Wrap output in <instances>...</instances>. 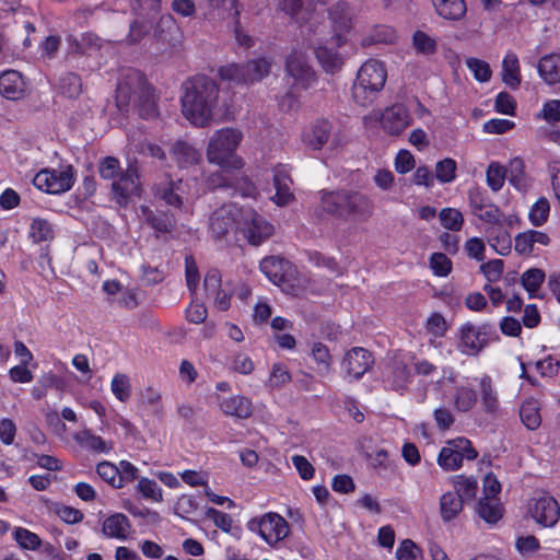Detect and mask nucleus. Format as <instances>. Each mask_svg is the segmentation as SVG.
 <instances>
[{
	"label": "nucleus",
	"mask_w": 560,
	"mask_h": 560,
	"mask_svg": "<svg viewBox=\"0 0 560 560\" xmlns=\"http://www.w3.org/2000/svg\"><path fill=\"white\" fill-rule=\"evenodd\" d=\"M27 82L18 70L9 69L0 73V94L10 101L25 97Z\"/></svg>",
	"instance_id": "nucleus-21"
},
{
	"label": "nucleus",
	"mask_w": 560,
	"mask_h": 560,
	"mask_svg": "<svg viewBox=\"0 0 560 560\" xmlns=\"http://www.w3.org/2000/svg\"><path fill=\"white\" fill-rule=\"evenodd\" d=\"M96 474L102 480L110 485L115 489H121V477L119 475V468L107 460L101 462L96 465Z\"/></svg>",
	"instance_id": "nucleus-47"
},
{
	"label": "nucleus",
	"mask_w": 560,
	"mask_h": 560,
	"mask_svg": "<svg viewBox=\"0 0 560 560\" xmlns=\"http://www.w3.org/2000/svg\"><path fill=\"white\" fill-rule=\"evenodd\" d=\"M328 20L332 35L337 45H345L347 42L346 35L353 26V10L350 4L343 0L337 1L327 10Z\"/></svg>",
	"instance_id": "nucleus-12"
},
{
	"label": "nucleus",
	"mask_w": 560,
	"mask_h": 560,
	"mask_svg": "<svg viewBox=\"0 0 560 560\" xmlns=\"http://www.w3.org/2000/svg\"><path fill=\"white\" fill-rule=\"evenodd\" d=\"M546 280V273L540 268H529L521 276V284L530 299L537 298L538 290Z\"/></svg>",
	"instance_id": "nucleus-38"
},
{
	"label": "nucleus",
	"mask_w": 560,
	"mask_h": 560,
	"mask_svg": "<svg viewBox=\"0 0 560 560\" xmlns=\"http://www.w3.org/2000/svg\"><path fill=\"white\" fill-rule=\"evenodd\" d=\"M469 207L474 215L481 221L490 224H499L501 222L502 212L494 205L487 191L480 188H472L468 191Z\"/></svg>",
	"instance_id": "nucleus-13"
},
{
	"label": "nucleus",
	"mask_w": 560,
	"mask_h": 560,
	"mask_svg": "<svg viewBox=\"0 0 560 560\" xmlns=\"http://www.w3.org/2000/svg\"><path fill=\"white\" fill-rule=\"evenodd\" d=\"M467 68L472 72L478 82H488L492 77L489 63L485 60L471 57L466 60Z\"/></svg>",
	"instance_id": "nucleus-63"
},
{
	"label": "nucleus",
	"mask_w": 560,
	"mask_h": 560,
	"mask_svg": "<svg viewBox=\"0 0 560 560\" xmlns=\"http://www.w3.org/2000/svg\"><path fill=\"white\" fill-rule=\"evenodd\" d=\"M464 500L460 494L448 491L442 494L440 499V513L443 522L455 520L463 511Z\"/></svg>",
	"instance_id": "nucleus-34"
},
{
	"label": "nucleus",
	"mask_w": 560,
	"mask_h": 560,
	"mask_svg": "<svg viewBox=\"0 0 560 560\" xmlns=\"http://www.w3.org/2000/svg\"><path fill=\"white\" fill-rule=\"evenodd\" d=\"M537 71L546 84L555 85L560 83V52L542 56L538 60Z\"/></svg>",
	"instance_id": "nucleus-29"
},
{
	"label": "nucleus",
	"mask_w": 560,
	"mask_h": 560,
	"mask_svg": "<svg viewBox=\"0 0 560 560\" xmlns=\"http://www.w3.org/2000/svg\"><path fill=\"white\" fill-rule=\"evenodd\" d=\"M131 529V522L124 513L108 515L102 523V533L106 538L126 540Z\"/></svg>",
	"instance_id": "nucleus-27"
},
{
	"label": "nucleus",
	"mask_w": 560,
	"mask_h": 560,
	"mask_svg": "<svg viewBox=\"0 0 560 560\" xmlns=\"http://www.w3.org/2000/svg\"><path fill=\"white\" fill-rule=\"evenodd\" d=\"M246 528L258 535L270 547L277 546L290 534L288 521L277 512H266L252 517L246 523Z\"/></svg>",
	"instance_id": "nucleus-8"
},
{
	"label": "nucleus",
	"mask_w": 560,
	"mask_h": 560,
	"mask_svg": "<svg viewBox=\"0 0 560 560\" xmlns=\"http://www.w3.org/2000/svg\"><path fill=\"white\" fill-rule=\"evenodd\" d=\"M332 125L327 118H317L303 131V142L313 150H320L328 141Z\"/></svg>",
	"instance_id": "nucleus-24"
},
{
	"label": "nucleus",
	"mask_w": 560,
	"mask_h": 560,
	"mask_svg": "<svg viewBox=\"0 0 560 560\" xmlns=\"http://www.w3.org/2000/svg\"><path fill=\"white\" fill-rule=\"evenodd\" d=\"M110 390L119 401H128L131 397V384L128 375L116 373L110 382Z\"/></svg>",
	"instance_id": "nucleus-50"
},
{
	"label": "nucleus",
	"mask_w": 560,
	"mask_h": 560,
	"mask_svg": "<svg viewBox=\"0 0 560 560\" xmlns=\"http://www.w3.org/2000/svg\"><path fill=\"white\" fill-rule=\"evenodd\" d=\"M236 226V209L223 206L212 212L209 229L214 238L225 237Z\"/></svg>",
	"instance_id": "nucleus-22"
},
{
	"label": "nucleus",
	"mask_w": 560,
	"mask_h": 560,
	"mask_svg": "<svg viewBox=\"0 0 560 560\" xmlns=\"http://www.w3.org/2000/svg\"><path fill=\"white\" fill-rule=\"evenodd\" d=\"M503 506L500 502L490 499H480L477 513L486 523L493 525L503 517Z\"/></svg>",
	"instance_id": "nucleus-37"
},
{
	"label": "nucleus",
	"mask_w": 560,
	"mask_h": 560,
	"mask_svg": "<svg viewBox=\"0 0 560 560\" xmlns=\"http://www.w3.org/2000/svg\"><path fill=\"white\" fill-rule=\"evenodd\" d=\"M12 538L23 550L35 551L38 550L42 546L40 537L36 533L25 527H14L12 532Z\"/></svg>",
	"instance_id": "nucleus-44"
},
{
	"label": "nucleus",
	"mask_w": 560,
	"mask_h": 560,
	"mask_svg": "<svg viewBox=\"0 0 560 560\" xmlns=\"http://www.w3.org/2000/svg\"><path fill=\"white\" fill-rule=\"evenodd\" d=\"M494 225L495 226L490 228L487 232L488 243L497 254L501 256H508L512 248L511 235L501 225V222Z\"/></svg>",
	"instance_id": "nucleus-33"
},
{
	"label": "nucleus",
	"mask_w": 560,
	"mask_h": 560,
	"mask_svg": "<svg viewBox=\"0 0 560 560\" xmlns=\"http://www.w3.org/2000/svg\"><path fill=\"white\" fill-rule=\"evenodd\" d=\"M502 80L512 89L521 85L522 77L518 58L514 52L505 55L502 61Z\"/></svg>",
	"instance_id": "nucleus-35"
},
{
	"label": "nucleus",
	"mask_w": 560,
	"mask_h": 560,
	"mask_svg": "<svg viewBox=\"0 0 560 560\" xmlns=\"http://www.w3.org/2000/svg\"><path fill=\"white\" fill-rule=\"evenodd\" d=\"M219 407L225 416L236 419H247L253 413L252 400L243 395L223 397L219 401Z\"/></svg>",
	"instance_id": "nucleus-26"
},
{
	"label": "nucleus",
	"mask_w": 560,
	"mask_h": 560,
	"mask_svg": "<svg viewBox=\"0 0 560 560\" xmlns=\"http://www.w3.org/2000/svg\"><path fill=\"white\" fill-rule=\"evenodd\" d=\"M154 195L170 207L175 209H182L183 207V198L176 192L175 183L172 180L165 185L159 186Z\"/></svg>",
	"instance_id": "nucleus-53"
},
{
	"label": "nucleus",
	"mask_w": 560,
	"mask_h": 560,
	"mask_svg": "<svg viewBox=\"0 0 560 560\" xmlns=\"http://www.w3.org/2000/svg\"><path fill=\"white\" fill-rule=\"evenodd\" d=\"M508 178V170L499 162H491L486 171V182L493 192L502 189Z\"/></svg>",
	"instance_id": "nucleus-45"
},
{
	"label": "nucleus",
	"mask_w": 560,
	"mask_h": 560,
	"mask_svg": "<svg viewBox=\"0 0 560 560\" xmlns=\"http://www.w3.org/2000/svg\"><path fill=\"white\" fill-rule=\"evenodd\" d=\"M155 89L147 75L135 68L122 70L117 83L115 101L121 113H128L131 104L135 105L140 118L150 120L159 115Z\"/></svg>",
	"instance_id": "nucleus-1"
},
{
	"label": "nucleus",
	"mask_w": 560,
	"mask_h": 560,
	"mask_svg": "<svg viewBox=\"0 0 560 560\" xmlns=\"http://www.w3.org/2000/svg\"><path fill=\"white\" fill-rule=\"evenodd\" d=\"M396 37V32L393 27L378 25L362 40V44L363 46H370L372 44H393Z\"/></svg>",
	"instance_id": "nucleus-49"
},
{
	"label": "nucleus",
	"mask_w": 560,
	"mask_h": 560,
	"mask_svg": "<svg viewBox=\"0 0 560 560\" xmlns=\"http://www.w3.org/2000/svg\"><path fill=\"white\" fill-rule=\"evenodd\" d=\"M384 382L393 390H401L412 381V373L409 362L400 355L392 358L385 366Z\"/></svg>",
	"instance_id": "nucleus-17"
},
{
	"label": "nucleus",
	"mask_w": 560,
	"mask_h": 560,
	"mask_svg": "<svg viewBox=\"0 0 560 560\" xmlns=\"http://www.w3.org/2000/svg\"><path fill=\"white\" fill-rule=\"evenodd\" d=\"M124 170L115 156H105L98 162V174L105 180H114Z\"/></svg>",
	"instance_id": "nucleus-59"
},
{
	"label": "nucleus",
	"mask_w": 560,
	"mask_h": 560,
	"mask_svg": "<svg viewBox=\"0 0 560 560\" xmlns=\"http://www.w3.org/2000/svg\"><path fill=\"white\" fill-rule=\"evenodd\" d=\"M457 162L452 158H445L435 164V177L442 184L455 180Z\"/></svg>",
	"instance_id": "nucleus-55"
},
{
	"label": "nucleus",
	"mask_w": 560,
	"mask_h": 560,
	"mask_svg": "<svg viewBox=\"0 0 560 560\" xmlns=\"http://www.w3.org/2000/svg\"><path fill=\"white\" fill-rule=\"evenodd\" d=\"M435 13L447 21H460L467 13L465 0H431Z\"/></svg>",
	"instance_id": "nucleus-30"
},
{
	"label": "nucleus",
	"mask_w": 560,
	"mask_h": 560,
	"mask_svg": "<svg viewBox=\"0 0 560 560\" xmlns=\"http://www.w3.org/2000/svg\"><path fill=\"white\" fill-rule=\"evenodd\" d=\"M429 265L434 276L447 277L453 269L452 260L444 253H433L429 258Z\"/></svg>",
	"instance_id": "nucleus-60"
},
{
	"label": "nucleus",
	"mask_w": 560,
	"mask_h": 560,
	"mask_svg": "<svg viewBox=\"0 0 560 560\" xmlns=\"http://www.w3.org/2000/svg\"><path fill=\"white\" fill-rule=\"evenodd\" d=\"M240 170L225 168L210 175L209 184L214 189L231 190L232 195L256 198L258 189L253 180L238 173Z\"/></svg>",
	"instance_id": "nucleus-9"
},
{
	"label": "nucleus",
	"mask_w": 560,
	"mask_h": 560,
	"mask_svg": "<svg viewBox=\"0 0 560 560\" xmlns=\"http://www.w3.org/2000/svg\"><path fill=\"white\" fill-rule=\"evenodd\" d=\"M284 71L292 79V85L284 97L292 108L299 105L296 93L312 88L317 82V74L308 63L306 54L298 49H292L285 57Z\"/></svg>",
	"instance_id": "nucleus-6"
},
{
	"label": "nucleus",
	"mask_w": 560,
	"mask_h": 560,
	"mask_svg": "<svg viewBox=\"0 0 560 560\" xmlns=\"http://www.w3.org/2000/svg\"><path fill=\"white\" fill-rule=\"evenodd\" d=\"M342 46L337 45L334 36L329 40L314 46L315 58L324 72L335 74L342 69L345 62L339 52V48Z\"/></svg>",
	"instance_id": "nucleus-16"
},
{
	"label": "nucleus",
	"mask_w": 560,
	"mask_h": 560,
	"mask_svg": "<svg viewBox=\"0 0 560 560\" xmlns=\"http://www.w3.org/2000/svg\"><path fill=\"white\" fill-rule=\"evenodd\" d=\"M242 139L243 133L234 128H222L215 131L208 143V161L219 165L221 170H242L244 162L236 155V149Z\"/></svg>",
	"instance_id": "nucleus-4"
},
{
	"label": "nucleus",
	"mask_w": 560,
	"mask_h": 560,
	"mask_svg": "<svg viewBox=\"0 0 560 560\" xmlns=\"http://www.w3.org/2000/svg\"><path fill=\"white\" fill-rule=\"evenodd\" d=\"M243 65L246 84L261 81L271 71V62L265 57L248 60Z\"/></svg>",
	"instance_id": "nucleus-36"
},
{
	"label": "nucleus",
	"mask_w": 560,
	"mask_h": 560,
	"mask_svg": "<svg viewBox=\"0 0 560 560\" xmlns=\"http://www.w3.org/2000/svg\"><path fill=\"white\" fill-rule=\"evenodd\" d=\"M499 340V335L492 324L479 326L467 322L460 326L457 349L462 354L478 355L490 342Z\"/></svg>",
	"instance_id": "nucleus-7"
},
{
	"label": "nucleus",
	"mask_w": 560,
	"mask_h": 560,
	"mask_svg": "<svg viewBox=\"0 0 560 560\" xmlns=\"http://www.w3.org/2000/svg\"><path fill=\"white\" fill-rule=\"evenodd\" d=\"M137 493L147 501L161 503L163 501V490L154 481L148 477H140L136 486Z\"/></svg>",
	"instance_id": "nucleus-41"
},
{
	"label": "nucleus",
	"mask_w": 560,
	"mask_h": 560,
	"mask_svg": "<svg viewBox=\"0 0 560 560\" xmlns=\"http://www.w3.org/2000/svg\"><path fill=\"white\" fill-rule=\"evenodd\" d=\"M311 355L316 363V371L319 374H325L329 371L331 365V355L329 349L323 342H314L311 348Z\"/></svg>",
	"instance_id": "nucleus-48"
},
{
	"label": "nucleus",
	"mask_w": 560,
	"mask_h": 560,
	"mask_svg": "<svg viewBox=\"0 0 560 560\" xmlns=\"http://www.w3.org/2000/svg\"><path fill=\"white\" fill-rule=\"evenodd\" d=\"M477 401L476 390L468 386H460L456 389L454 406L458 411L467 412L474 408Z\"/></svg>",
	"instance_id": "nucleus-51"
},
{
	"label": "nucleus",
	"mask_w": 560,
	"mask_h": 560,
	"mask_svg": "<svg viewBox=\"0 0 560 560\" xmlns=\"http://www.w3.org/2000/svg\"><path fill=\"white\" fill-rule=\"evenodd\" d=\"M532 517L544 527H553L560 518L558 501L550 495L538 498L529 505Z\"/></svg>",
	"instance_id": "nucleus-19"
},
{
	"label": "nucleus",
	"mask_w": 560,
	"mask_h": 560,
	"mask_svg": "<svg viewBox=\"0 0 560 560\" xmlns=\"http://www.w3.org/2000/svg\"><path fill=\"white\" fill-rule=\"evenodd\" d=\"M180 97L182 112L196 127H205L212 119L213 108L219 97L215 81L205 74H196L184 83Z\"/></svg>",
	"instance_id": "nucleus-2"
},
{
	"label": "nucleus",
	"mask_w": 560,
	"mask_h": 560,
	"mask_svg": "<svg viewBox=\"0 0 560 560\" xmlns=\"http://www.w3.org/2000/svg\"><path fill=\"white\" fill-rule=\"evenodd\" d=\"M387 79V70L384 62L375 59L366 60L359 69L352 86V97L360 106L372 104Z\"/></svg>",
	"instance_id": "nucleus-5"
},
{
	"label": "nucleus",
	"mask_w": 560,
	"mask_h": 560,
	"mask_svg": "<svg viewBox=\"0 0 560 560\" xmlns=\"http://www.w3.org/2000/svg\"><path fill=\"white\" fill-rule=\"evenodd\" d=\"M171 154L180 168H187L198 164L201 158L199 151L185 141L175 142L172 147Z\"/></svg>",
	"instance_id": "nucleus-32"
},
{
	"label": "nucleus",
	"mask_w": 560,
	"mask_h": 560,
	"mask_svg": "<svg viewBox=\"0 0 560 560\" xmlns=\"http://www.w3.org/2000/svg\"><path fill=\"white\" fill-rule=\"evenodd\" d=\"M140 210L144 223L154 230L156 237L168 234L175 229L176 220L170 211L153 210L148 206H141Z\"/></svg>",
	"instance_id": "nucleus-23"
},
{
	"label": "nucleus",
	"mask_w": 560,
	"mask_h": 560,
	"mask_svg": "<svg viewBox=\"0 0 560 560\" xmlns=\"http://www.w3.org/2000/svg\"><path fill=\"white\" fill-rule=\"evenodd\" d=\"M218 75L222 81L231 82L234 84H246L243 63H229L221 66L218 69Z\"/></svg>",
	"instance_id": "nucleus-52"
},
{
	"label": "nucleus",
	"mask_w": 560,
	"mask_h": 560,
	"mask_svg": "<svg viewBox=\"0 0 560 560\" xmlns=\"http://www.w3.org/2000/svg\"><path fill=\"white\" fill-rule=\"evenodd\" d=\"M59 88L68 98H77L82 92L81 77L74 72H67L60 77Z\"/></svg>",
	"instance_id": "nucleus-46"
},
{
	"label": "nucleus",
	"mask_w": 560,
	"mask_h": 560,
	"mask_svg": "<svg viewBox=\"0 0 560 560\" xmlns=\"http://www.w3.org/2000/svg\"><path fill=\"white\" fill-rule=\"evenodd\" d=\"M520 418L528 430L538 429L541 424L538 402L533 399L524 401L520 408Z\"/></svg>",
	"instance_id": "nucleus-40"
},
{
	"label": "nucleus",
	"mask_w": 560,
	"mask_h": 560,
	"mask_svg": "<svg viewBox=\"0 0 560 560\" xmlns=\"http://www.w3.org/2000/svg\"><path fill=\"white\" fill-rule=\"evenodd\" d=\"M281 10L301 25L312 14L311 11L304 10L303 0H283L281 2Z\"/></svg>",
	"instance_id": "nucleus-54"
},
{
	"label": "nucleus",
	"mask_w": 560,
	"mask_h": 560,
	"mask_svg": "<svg viewBox=\"0 0 560 560\" xmlns=\"http://www.w3.org/2000/svg\"><path fill=\"white\" fill-rule=\"evenodd\" d=\"M206 295L213 299L214 306L225 312L231 306L232 292L222 289V276L219 269L211 268L207 271L203 279Z\"/></svg>",
	"instance_id": "nucleus-18"
},
{
	"label": "nucleus",
	"mask_w": 560,
	"mask_h": 560,
	"mask_svg": "<svg viewBox=\"0 0 560 560\" xmlns=\"http://www.w3.org/2000/svg\"><path fill=\"white\" fill-rule=\"evenodd\" d=\"M28 234L36 244L51 241L55 236L51 223L43 218H34L32 220Z\"/></svg>",
	"instance_id": "nucleus-42"
},
{
	"label": "nucleus",
	"mask_w": 560,
	"mask_h": 560,
	"mask_svg": "<svg viewBox=\"0 0 560 560\" xmlns=\"http://www.w3.org/2000/svg\"><path fill=\"white\" fill-rule=\"evenodd\" d=\"M412 45L418 54L424 56L434 55L438 50L436 40L422 31H416L413 33Z\"/></svg>",
	"instance_id": "nucleus-57"
},
{
	"label": "nucleus",
	"mask_w": 560,
	"mask_h": 560,
	"mask_svg": "<svg viewBox=\"0 0 560 560\" xmlns=\"http://www.w3.org/2000/svg\"><path fill=\"white\" fill-rule=\"evenodd\" d=\"M242 232L252 245H260L273 234V225L250 209L243 214Z\"/></svg>",
	"instance_id": "nucleus-14"
},
{
	"label": "nucleus",
	"mask_w": 560,
	"mask_h": 560,
	"mask_svg": "<svg viewBox=\"0 0 560 560\" xmlns=\"http://www.w3.org/2000/svg\"><path fill=\"white\" fill-rule=\"evenodd\" d=\"M75 443L83 450L94 454H107L112 451V442L105 441L90 429H84L73 435Z\"/></svg>",
	"instance_id": "nucleus-28"
},
{
	"label": "nucleus",
	"mask_w": 560,
	"mask_h": 560,
	"mask_svg": "<svg viewBox=\"0 0 560 560\" xmlns=\"http://www.w3.org/2000/svg\"><path fill=\"white\" fill-rule=\"evenodd\" d=\"M412 124V116L406 105L395 103L384 109L381 116V126L390 136L400 135Z\"/></svg>",
	"instance_id": "nucleus-15"
},
{
	"label": "nucleus",
	"mask_w": 560,
	"mask_h": 560,
	"mask_svg": "<svg viewBox=\"0 0 560 560\" xmlns=\"http://www.w3.org/2000/svg\"><path fill=\"white\" fill-rule=\"evenodd\" d=\"M33 184L46 194H63L74 185L73 166L67 165L63 170L43 168L34 176Z\"/></svg>",
	"instance_id": "nucleus-10"
},
{
	"label": "nucleus",
	"mask_w": 560,
	"mask_h": 560,
	"mask_svg": "<svg viewBox=\"0 0 560 560\" xmlns=\"http://www.w3.org/2000/svg\"><path fill=\"white\" fill-rule=\"evenodd\" d=\"M141 191L138 171L135 167H128L122 171L112 182V198L120 207H127L131 202L132 197H140Z\"/></svg>",
	"instance_id": "nucleus-11"
},
{
	"label": "nucleus",
	"mask_w": 560,
	"mask_h": 560,
	"mask_svg": "<svg viewBox=\"0 0 560 560\" xmlns=\"http://www.w3.org/2000/svg\"><path fill=\"white\" fill-rule=\"evenodd\" d=\"M454 440L447 442V446L441 448L438 456V464L444 470H457L462 467L459 451L454 446Z\"/></svg>",
	"instance_id": "nucleus-39"
},
{
	"label": "nucleus",
	"mask_w": 560,
	"mask_h": 560,
	"mask_svg": "<svg viewBox=\"0 0 560 560\" xmlns=\"http://www.w3.org/2000/svg\"><path fill=\"white\" fill-rule=\"evenodd\" d=\"M537 119L550 124L560 121V100H549L542 104L541 110L536 114Z\"/></svg>",
	"instance_id": "nucleus-64"
},
{
	"label": "nucleus",
	"mask_w": 560,
	"mask_h": 560,
	"mask_svg": "<svg viewBox=\"0 0 560 560\" xmlns=\"http://www.w3.org/2000/svg\"><path fill=\"white\" fill-rule=\"evenodd\" d=\"M289 265V261L276 257H265L260 264V271L276 285H281L287 282L285 269Z\"/></svg>",
	"instance_id": "nucleus-31"
},
{
	"label": "nucleus",
	"mask_w": 560,
	"mask_h": 560,
	"mask_svg": "<svg viewBox=\"0 0 560 560\" xmlns=\"http://www.w3.org/2000/svg\"><path fill=\"white\" fill-rule=\"evenodd\" d=\"M320 203L323 210L345 222H366L373 214L372 199L354 189L322 190Z\"/></svg>",
	"instance_id": "nucleus-3"
},
{
	"label": "nucleus",
	"mask_w": 560,
	"mask_h": 560,
	"mask_svg": "<svg viewBox=\"0 0 560 560\" xmlns=\"http://www.w3.org/2000/svg\"><path fill=\"white\" fill-rule=\"evenodd\" d=\"M481 404L488 413H493L498 410L499 399L493 388L492 380L489 375H483L480 380Z\"/></svg>",
	"instance_id": "nucleus-43"
},
{
	"label": "nucleus",
	"mask_w": 560,
	"mask_h": 560,
	"mask_svg": "<svg viewBox=\"0 0 560 560\" xmlns=\"http://www.w3.org/2000/svg\"><path fill=\"white\" fill-rule=\"evenodd\" d=\"M455 493L460 494V498L465 500H471L475 498L478 482L474 477L456 476L454 480Z\"/></svg>",
	"instance_id": "nucleus-56"
},
{
	"label": "nucleus",
	"mask_w": 560,
	"mask_h": 560,
	"mask_svg": "<svg viewBox=\"0 0 560 560\" xmlns=\"http://www.w3.org/2000/svg\"><path fill=\"white\" fill-rule=\"evenodd\" d=\"M374 364V358L369 350L354 347L349 350L343 359V366L348 375L354 380L361 378Z\"/></svg>",
	"instance_id": "nucleus-20"
},
{
	"label": "nucleus",
	"mask_w": 560,
	"mask_h": 560,
	"mask_svg": "<svg viewBox=\"0 0 560 560\" xmlns=\"http://www.w3.org/2000/svg\"><path fill=\"white\" fill-rule=\"evenodd\" d=\"M508 179L517 190H522L526 187L525 165L523 160L515 158L511 161Z\"/></svg>",
	"instance_id": "nucleus-62"
},
{
	"label": "nucleus",
	"mask_w": 560,
	"mask_h": 560,
	"mask_svg": "<svg viewBox=\"0 0 560 560\" xmlns=\"http://www.w3.org/2000/svg\"><path fill=\"white\" fill-rule=\"evenodd\" d=\"M292 179L288 170L279 165L273 170V186L276 189L272 201L280 207L289 205L294 200V194L291 190Z\"/></svg>",
	"instance_id": "nucleus-25"
},
{
	"label": "nucleus",
	"mask_w": 560,
	"mask_h": 560,
	"mask_svg": "<svg viewBox=\"0 0 560 560\" xmlns=\"http://www.w3.org/2000/svg\"><path fill=\"white\" fill-rule=\"evenodd\" d=\"M440 221L443 228L450 231H460L464 224V218L459 210L454 208H444L440 212Z\"/></svg>",
	"instance_id": "nucleus-61"
},
{
	"label": "nucleus",
	"mask_w": 560,
	"mask_h": 560,
	"mask_svg": "<svg viewBox=\"0 0 560 560\" xmlns=\"http://www.w3.org/2000/svg\"><path fill=\"white\" fill-rule=\"evenodd\" d=\"M550 205L547 198L540 197L530 208L528 219L534 226H541L548 220Z\"/></svg>",
	"instance_id": "nucleus-58"
}]
</instances>
